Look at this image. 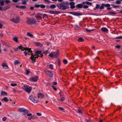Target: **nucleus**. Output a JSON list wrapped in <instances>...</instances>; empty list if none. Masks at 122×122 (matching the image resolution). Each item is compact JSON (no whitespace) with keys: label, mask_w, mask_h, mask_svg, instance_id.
Segmentation results:
<instances>
[{"label":"nucleus","mask_w":122,"mask_h":122,"mask_svg":"<svg viewBox=\"0 0 122 122\" xmlns=\"http://www.w3.org/2000/svg\"><path fill=\"white\" fill-rule=\"evenodd\" d=\"M31 53V56L30 58L32 60V62L33 63L35 62L36 58H37L39 56L42 57L43 56L42 54L41 53V51H36V54L34 55H33V53Z\"/></svg>","instance_id":"nucleus-1"},{"label":"nucleus","mask_w":122,"mask_h":122,"mask_svg":"<svg viewBox=\"0 0 122 122\" xmlns=\"http://www.w3.org/2000/svg\"><path fill=\"white\" fill-rule=\"evenodd\" d=\"M57 6L59 9L62 10H65L68 9L69 7L68 6V3H62L60 4H58Z\"/></svg>","instance_id":"nucleus-2"},{"label":"nucleus","mask_w":122,"mask_h":122,"mask_svg":"<svg viewBox=\"0 0 122 122\" xmlns=\"http://www.w3.org/2000/svg\"><path fill=\"white\" fill-rule=\"evenodd\" d=\"M37 21L34 18H29L27 19L26 22L27 24L31 25L36 23Z\"/></svg>","instance_id":"nucleus-3"},{"label":"nucleus","mask_w":122,"mask_h":122,"mask_svg":"<svg viewBox=\"0 0 122 122\" xmlns=\"http://www.w3.org/2000/svg\"><path fill=\"white\" fill-rule=\"evenodd\" d=\"M59 52L58 51L56 52H53L49 54V56L52 58L57 57L59 55Z\"/></svg>","instance_id":"nucleus-4"},{"label":"nucleus","mask_w":122,"mask_h":122,"mask_svg":"<svg viewBox=\"0 0 122 122\" xmlns=\"http://www.w3.org/2000/svg\"><path fill=\"white\" fill-rule=\"evenodd\" d=\"M29 98L31 101L35 103H37L38 102V99L34 96H30Z\"/></svg>","instance_id":"nucleus-5"},{"label":"nucleus","mask_w":122,"mask_h":122,"mask_svg":"<svg viewBox=\"0 0 122 122\" xmlns=\"http://www.w3.org/2000/svg\"><path fill=\"white\" fill-rule=\"evenodd\" d=\"M10 20L15 23H18L20 21V17L19 16H17L15 19L12 18L10 19Z\"/></svg>","instance_id":"nucleus-6"},{"label":"nucleus","mask_w":122,"mask_h":122,"mask_svg":"<svg viewBox=\"0 0 122 122\" xmlns=\"http://www.w3.org/2000/svg\"><path fill=\"white\" fill-rule=\"evenodd\" d=\"M25 50V51L24 52L25 55L26 56L28 53L29 55H31V53H32V51H31L30 48H24V51Z\"/></svg>","instance_id":"nucleus-7"},{"label":"nucleus","mask_w":122,"mask_h":122,"mask_svg":"<svg viewBox=\"0 0 122 122\" xmlns=\"http://www.w3.org/2000/svg\"><path fill=\"white\" fill-rule=\"evenodd\" d=\"M38 77L37 76L30 78L29 80L30 81L32 82H35L37 81L38 79Z\"/></svg>","instance_id":"nucleus-8"},{"label":"nucleus","mask_w":122,"mask_h":122,"mask_svg":"<svg viewBox=\"0 0 122 122\" xmlns=\"http://www.w3.org/2000/svg\"><path fill=\"white\" fill-rule=\"evenodd\" d=\"M32 89V88L31 86H29L24 89L28 93H30Z\"/></svg>","instance_id":"nucleus-9"},{"label":"nucleus","mask_w":122,"mask_h":122,"mask_svg":"<svg viewBox=\"0 0 122 122\" xmlns=\"http://www.w3.org/2000/svg\"><path fill=\"white\" fill-rule=\"evenodd\" d=\"M19 50H21L22 51H23L24 48L22 46H20L14 49V50L16 51H18Z\"/></svg>","instance_id":"nucleus-10"},{"label":"nucleus","mask_w":122,"mask_h":122,"mask_svg":"<svg viewBox=\"0 0 122 122\" xmlns=\"http://www.w3.org/2000/svg\"><path fill=\"white\" fill-rule=\"evenodd\" d=\"M42 14H36L35 16V17L37 20L41 19H42Z\"/></svg>","instance_id":"nucleus-11"},{"label":"nucleus","mask_w":122,"mask_h":122,"mask_svg":"<svg viewBox=\"0 0 122 122\" xmlns=\"http://www.w3.org/2000/svg\"><path fill=\"white\" fill-rule=\"evenodd\" d=\"M46 72L47 75L50 77H52L53 76V74L51 71H47Z\"/></svg>","instance_id":"nucleus-12"},{"label":"nucleus","mask_w":122,"mask_h":122,"mask_svg":"<svg viewBox=\"0 0 122 122\" xmlns=\"http://www.w3.org/2000/svg\"><path fill=\"white\" fill-rule=\"evenodd\" d=\"M75 3L73 2H70L69 3V5L70 6V8L72 9L74 8L75 7Z\"/></svg>","instance_id":"nucleus-13"},{"label":"nucleus","mask_w":122,"mask_h":122,"mask_svg":"<svg viewBox=\"0 0 122 122\" xmlns=\"http://www.w3.org/2000/svg\"><path fill=\"white\" fill-rule=\"evenodd\" d=\"M2 66L4 69H7L8 68V66L7 65L6 63H4L2 64Z\"/></svg>","instance_id":"nucleus-14"},{"label":"nucleus","mask_w":122,"mask_h":122,"mask_svg":"<svg viewBox=\"0 0 122 122\" xmlns=\"http://www.w3.org/2000/svg\"><path fill=\"white\" fill-rule=\"evenodd\" d=\"M101 29L102 31L104 32H107L108 31V29L105 27L102 28Z\"/></svg>","instance_id":"nucleus-15"},{"label":"nucleus","mask_w":122,"mask_h":122,"mask_svg":"<svg viewBox=\"0 0 122 122\" xmlns=\"http://www.w3.org/2000/svg\"><path fill=\"white\" fill-rule=\"evenodd\" d=\"M38 97L39 98H42L44 97V95L41 93L38 94Z\"/></svg>","instance_id":"nucleus-16"},{"label":"nucleus","mask_w":122,"mask_h":122,"mask_svg":"<svg viewBox=\"0 0 122 122\" xmlns=\"http://www.w3.org/2000/svg\"><path fill=\"white\" fill-rule=\"evenodd\" d=\"M49 13L51 14H55L58 13L57 12L53 11H50L49 12Z\"/></svg>","instance_id":"nucleus-17"},{"label":"nucleus","mask_w":122,"mask_h":122,"mask_svg":"<svg viewBox=\"0 0 122 122\" xmlns=\"http://www.w3.org/2000/svg\"><path fill=\"white\" fill-rule=\"evenodd\" d=\"M76 7L79 8H81L83 7L82 5L81 4H79L76 5Z\"/></svg>","instance_id":"nucleus-18"},{"label":"nucleus","mask_w":122,"mask_h":122,"mask_svg":"<svg viewBox=\"0 0 122 122\" xmlns=\"http://www.w3.org/2000/svg\"><path fill=\"white\" fill-rule=\"evenodd\" d=\"M7 93L5 91H2L1 92V95L2 96H5L7 95Z\"/></svg>","instance_id":"nucleus-19"},{"label":"nucleus","mask_w":122,"mask_h":122,"mask_svg":"<svg viewBox=\"0 0 122 122\" xmlns=\"http://www.w3.org/2000/svg\"><path fill=\"white\" fill-rule=\"evenodd\" d=\"M59 94H60L61 96V101H64L65 99V96H62V95L61 94V92H60L59 93Z\"/></svg>","instance_id":"nucleus-20"},{"label":"nucleus","mask_w":122,"mask_h":122,"mask_svg":"<svg viewBox=\"0 0 122 122\" xmlns=\"http://www.w3.org/2000/svg\"><path fill=\"white\" fill-rule=\"evenodd\" d=\"M29 111L28 110L26 109H25L24 111V115L26 114L27 113H29Z\"/></svg>","instance_id":"nucleus-21"},{"label":"nucleus","mask_w":122,"mask_h":122,"mask_svg":"<svg viewBox=\"0 0 122 122\" xmlns=\"http://www.w3.org/2000/svg\"><path fill=\"white\" fill-rule=\"evenodd\" d=\"M22 1V3L23 5H25L26 2L28 1V0H21Z\"/></svg>","instance_id":"nucleus-22"},{"label":"nucleus","mask_w":122,"mask_h":122,"mask_svg":"<svg viewBox=\"0 0 122 122\" xmlns=\"http://www.w3.org/2000/svg\"><path fill=\"white\" fill-rule=\"evenodd\" d=\"M42 18H43V19L47 18L48 17L47 15L46 14H42Z\"/></svg>","instance_id":"nucleus-23"},{"label":"nucleus","mask_w":122,"mask_h":122,"mask_svg":"<svg viewBox=\"0 0 122 122\" xmlns=\"http://www.w3.org/2000/svg\"><path fill=\"white\" fill-rule=\"evenodd\" d=\"M36 46H38L41 47L42 46V44H41L40 43L38 42H36Z\"/></svg>","instance_id":"nucleus-24"},{"label":"nucleus","mask_w":122,"mask_h":122,"mask_svg":"<svg viewBox=\"0 0 122 122\" xmlns=\"http://www.w3.org/2000/svg\"><path fill=\"white\" fill-rule=\"evenodd\" d=\"M13 40L15 42H17L18 41V38L16 37H14L13 38Z\"/></svg>","instance_id":"nucleus-25"},{"label":"nucleus","mask_w":122,"mask_h":122,"mask_svg":"<svg viewBox=\"0 0 122 122\" xmlns=\"http://www.w3.org/2000/svg\"><path fill=\"white\" fill-rule=\"evenodd\" d=\"M109 14L111 15H114L116 14V13L113 12H109Z\"/></svg>","instance_id":"nucleus-26"},{"label":"nucleus","mask_w":122,"mask_h":122,"mask_svg":"<svg viewBox=\"0 0 122 122\" xmlns=\"http://www.w3.org/2000/svg\"><path fill=\"white\" fill-rule=\"evenodd\" d=\"M56 6L54 5H52L50 7V8L51 9H53L56 7Z\"/></svg>","instance_id":"nucleus-27"},{"label":"nucleus","mask_w":122,"mask_h":122,"mask_svg":"<svg viewBox=\"0 0 122 122\" xmlns=\"http://www.w3.org/2000/svg\"><path fill=\"white\" fill-rule=\"evenodd\" d=\"M25 109L24 108H20L19 109L18 111L19 112H23Z\"/></svg>","instance_id":"nucleus-28"},{"label":"nucleus","mask_w":122,"mask_h":122,"mask_svg":"<svg viewBox=\"0 0 122 122\" xmlns=\"http://www.w3.org/2000/svg\"><path fill=\"white\" fill-rule=\"evenodd\" d=\"M2 100H4L5 102H7L9 100V99H8L6 97H4L3 98V99Z\"/></svg>","instance_id":"nucleus-29"},{"label":"nucleus","mask_w":122,"mask_h":122,"mask_svg":"<svg viewBox=\"0 0 122 122\" xmlns=\"http://www.w3.org/2000/svg\"><path fill=\"white\" fill-rule=\"evenodd\" d=\"M81 15V14L77 12H74V15L76 16H79Z\"/></svg>","instance_id":"nucleus-30"},{"label":"nucleus","mask_w":122,"mask_h":122,"mask_svg":"<svg viewBox=\"0 0 122 122\" xmlns=\"http://www.w3.org/2000/svg\"><path fill=\"white\" fill-rule=\"evenodd\" d=\"M10 85L11 86H12L14 87L17 86V84L16 83H10Z\"/></svg>","instance_id":"nucleus-31"},{"label":"nucleus","mask_w":122,"mask_h":122,"mask_svg":"<svg viewBox=\"0 0 122 122\" xmlns=\"http://www.w3.org/2000/svg\"><path fill=\"white\" fill-rule=\"evenodd\" d=\"M20 63V62L18 60H16L14 62V64L15 65H16Z\"/></svg>","instance_id":"nucleus-32"},{"label":"nucleus","mask_w":122,"mask_h":122,"mask_svg":"<svg viewBox=\"0 0 122 122\" xmlns=\"http://www.w3.org/2000/svg\"><path fill=\"white\" fill-rule=\"evenodd\" d=\"M27 35L30 37H33V35L32 34H30V33H29V32H27Z\"/></svg>","instance_id":"nucleus-33"},{"label":"nucleus","mask_w":122,"mask_h":122,"mask_svg":"<svg viewBox=\"0 0 122 122\" xmlns=\"http://www.w3.org/2000/svg\"><path fill=\"white\" fill-rule=\"evenodd\" d=\"M78 41L79 42H83L84 41V40L82 38H80L78 39Z\"/></svg>","instance_id":"nucleus-34"},{"label":"nucleus","mask_w":122,"mask_h":122,"mask_svg":"<svg viewBox=\"0 0 122 122\" xmlns=\"http://www.w3.org/2000/svg\"><path fill=\"white\" fill-rule=\"evenodd\" d=\"M41 8H44L45 7V5L43 4H41L40 5V7Z\"/></svg>","instance_id":"nucleus-35"},{"label":"nucleus","mask_w":122,"mask_h":122,"mask_svg":"<svg viewBox=\"0 0 122 122\" xmlns=\"http://www.w3.org/2000/svg\"><path fill=\"white\" fill-rule=\"evenodd\" d=\"M58 108L60 110L62 111L63 112H64L65 110L63 108L61 107H59Z\"/></svg>","instance_id":"nucleus-36"},{"label":"nucleus","mask_w":122,"mask_h":122,"mask_svg":"<svg viewBox=\"0 0 122 122\" xmlns=\"http://www.w3.org/2000/svg\"><path fill=\"white\" fill-rule=\"evenodd\" d=\"M49 66L51 69H53V66L52 64H50L49 65Z\"/></svg>","instance_id":"nucleus-37"},{"label":"nucleus","mask_w":122,"mask_h":122,"mask_svg":"<svg viewBox=\"0 0 122 122\" xmlns=\"http://www.w3.org/2000/svg\"><path fill=\"white\" fill-rule=\"evenodd\" d=\"M0 4L1 6H3L4 5V3L3 0H2L0 2Z\"/></svg>","instance_id":"nucleus-38"},{"label":"nucleus","mask_w":122,"mask_h":122,"mask_svg":"<svg viewBox=\"0 0 122 122\" xmlns=\"http://www.w3.org/2000/svg\"><path fill=\"white\" fill-rule=\"evenodd\" d=\"M115 39H122V36H119L116 37L115 38Z\"/></svg>","instance_id":"nucleus-39"},{"label":"nucleus","mask_w":122,"mask_h":122,"mask_svg":"<svg viewBox=\"0 0 122 122\" xmlns=\"http://www.w3.org/2000/svg\"><path fill=\"white\" fill-rule=\"evenodd\" d=\"M3 45L5 46H6L8 47V45L5 42H4L3 43Z\"/></svg>","instance_id":"nucleus-40"},{"label":"nucleus","mask_w":122,"mask_h":122,"mask_svg":"<svg viewBox=\"0 0 122 122\" xmlns=\"http://www.w3.org/2000/svg\"><path fill=\"white\" fill-rule=\"evenodd\" d=\"M26 8V7L25 6H21L19 7V8L21 9H25Z\"/></svg>","instance_id":"nucleus-41"},{"label":"nucleus","mask_w":122,"mask_h":122,"mask_svg":"<svg viewBox=\"0 0 122 122\" xmlns=\"http://www.w3.org/2000/svg\"><path fill=\"white\" fill-rule=\"evenodd\" d=\"M34 117L33 116H31L30 117H28V119L29 120H30L31 119H34Z\"/></svg>","instance_id":"nucleus-42"},{"label":"nucleus","mask_w":122,"mask_h":122,"mask_svg":"<svg viewBox=\"0 0 122 122\" xmlns=\"http://www.w3.org/2000/svg\"><path fill=\"white\" fill-rule=\"evenodd\" d=\"M104 6V4H102V5L100 7V9L102 10L103 9Z\"/></svg>","instance_id":"nucleus-43"},{"label":"nucleus","mask_w":122,"mask_h":122,"mask_svg":"<svg viewBox=\"0 0 122 122\" xmlns=\"http://www.w3.org/2000/svg\"><path fill=\"white\" fill-rule=\"evenodd\" d=\"M63 62L64 64H66L67 63V61L66 59H64L63 61Z\"/></svg>","instance_id":"nucleus-44"},{"label":"nucleus","mask_w":122,"mask_h":122,"mask_svg":"<svg viewBox=\"0 0 122 122\" xmlns=\"http://www.w3.org/2000/svg\"><path fill=\"white\" fill-rule=\"evenodd\" d=\"M83 7L84 9H87L88 8V6L87 5H84L83 6Z\"/></svg>","instance_id":"nucleus-45"},{"label":"nucleus","mask_w":122,"mask_h":122,"mask_svg":"<svg viewBox=\"0 0 122 122\" xmlns=\"http://www.w3.org/2000/svg\"><path fill=\"white\" fill-rule=\"evenodd\" d=\"M113 8H119V5H113Z\"/></svg>","instance_id":"nucleus-46"},{"label":"nucleus","mask_w":122,"mask_h":122,"mask_svg":"<svg viewBox=\"0 0 122 122\" xmlns=\"http://www.w3.org/2000/svg\"><path fill=\"white\" fill-rule=\"evenodd\" d=\"M104 6L107 7H109L110 6V5L109 4H104Z\"/></svg>","instance_id":"nucleus-47"},{"label":"nucleus","mask_w":122,"mask_h":122,"mask_svg":"<svg viewBox=\"0 0 122 122\" xmlns=\"http://www.w3.org/2000/svg\"><path fill=\"white\" fill-rule=\"evenodd\" d=\"M35 6L36 8H38L40 7V5L36 4L35 5Z\"/></svg>","instance_id":"nucleus-48"},{"label":"nucleus","mask_w":122,"mask_h":122,"mask_svg":"<svg viewBox=\"0 0 122 122\" xmlns=\"http://www.w3.org/2000/svg\"><path fill=\"white\" fill-rule=\"evenodd\" d=\"M86 4L88 5H91L92 4V3L90 2H86Z\"/></svg>","instance_id":"nucleus-49"},{"label":"nucleus","mask_w":122,"mask_h":122,"mask_svg":"<svg viewBox=\"0 0 122 122\" xmlns=\"http://www.w3.org/2000/svg\"><path fill=\"white\" fill-rule=\"evenodd\" d=\"M48 50H46L45 51H44L43 53L44 54L46 55L48 53Z\"/></svg>","instance_id":"nucleus-50"},{"label":"nucleus","mask_w":122,"mask_h":122,"mask_svg":"<svg viewBox=\"0 0 122 122\" xmlns=\"http://www.w3.org/2000/svg\"><path fill=\"white\" fill-rule=\"evenodd\" d=\"M86 30L87 32H90L91 31H93V30H90L88 29H86Z\"/></svg>","instance_id":"nucleus-51"},{"label":"nucleus","mask_w":122,"mask_h":122,"mask_svg":"<svg viewBox=\"0 0 122 122\" xmlns=\"http://www.w3.org/2000/svg\"><path fill=\"white\" fill-rule=\"evenodd\" d=\"M13 92L15 93H17L18 90L15 89L13 90Z\"/></svg>","instance_id":"nucleus-52"},{"label":"nucleus","mask_w":122,"mask_h":122,"mask_svg":"<svg viewBox=\"0 0 122 122\" xmlns=\"http://www.w3.org/2000/svg\"><path fill=\"white\" fill-rule=\"evenodd\" d=\"M100 7V5L98 4H97L96 5V8L98 9V8Z\"/></svg>","instance_id":"nucleus-53"},{"label":"nucleus","mask_w":122,"mask_h":122,"mask_svg":"<svg viewBox=\"0 0 122 122\" xmlns=\"http://www.w3.org/2000/svg\"><path fill=\"white\" fill-rule=\"evenodd\" d=\"M6 119V117H4L2 118V120L3 121H5Z\"/></svg>","instance_id":"nucleus-54"},{"label":"nucleus","mask_w":122,"mask_h":122,"mask_svg":"<svg viewBox=\"0 0 122 122\" xmlns=\"http://www.w3.org/2000/svg\"><path fill=\"white\" fill-rule=\"evenodd\" d=\"M26 74L27 75H28L29 74V72H30L28 70H26Z\"/></svg>","instance_id":"nucleus-55"},{"label":"nucleus","mask_w":122,"mask_h":122,"mask_svg":"<svg viewBox=\"0 0 122 122\" xmlns=\"http://www.w3.org/2000/svg\"><path fill=\"white\" fill-rule=\"evenodd\" d=\"M5 2L6 3H8L10 2V1L9 0H6L5 1Z\"/></svg>","instance_id":"nucleus-56"},{"label":"nucleus","mask_w":122,"mask_h":122,"mask_svg":"<svg viewBox=\"0 0 122 122\" xmlns=\"http://www.w3.org/2000/svg\"><path fill=\"white\" fill-rule=\"evenodd\" d=\"M116 3L117 4H119L121 2L117 0L116 1Z\"/></svg>","instance_id":"nucleus-57"},{"label":"nucleus","mask_w":122,"mask_h":122,"mask_svg":"<svg viewBox=\"0 0 122 122\" xmlns=\"http://www.w3.org/2000/svg\"><path fill=\"white\" fill-rule=\"evenodd\" d=\"M36 114L37 115L39 116H40L41 115V113L38 112L36 113Z\"/></svg>","instance_id":"nucleus-58"},{"label":"nucleus","mask_w":122,"mask_h":122,"mask_svg":"<svg viewBox=\"0 0 122 122\" xmlns=\"http://www.w3.org/2000/svg\"><path fill=\"white\" fill-rule=\"evenodd\" d=\"M52 87L53 88L54 90L56 91L57 90L56 88H55L54 86H52Z\"/></svg>","instance_id":"nucleus-59"},{"label":"nucleus","mask_w":122,"mask_h":122,"mask_svg":"<svg viewBox=\"0 0 122 122\" xmlns=\"http://www.w3.org/2000/svg\"><path fill=\"white\" fill-rule=\"evenodd\" d=\"M3 11H5L7 9L6 8L5 6L3 8Z\"/></svg>","instance_id":"nucleus-60"},{"label":"nucleus","mask_w":122,"mask_h":122,"mask_svg":"<svg viewBox=\"0 0 122 122\" xmlns=\"http://www.w3.org/2000/svg\"><path fill=\"white\" fill-rule=\"evenodd\" d=\"M19 0H13L12 1L15 3H16Z\"/></svg>","instance_id":"nucleus-61"},{"label":"nucleus","mask_w":122,"mask_h":122,"mask_svg":"<svg viewBox=\"0 0 122 122\" xmlns=\"http://www.w3.org/2000/svg\"><path fill=\"white\" fill-rule=\"evenodd\" d=\"M78 112L79 113H80L81 114H82V113L81 110H78Z\"/></svg>","instance_id":"nucleus-62"},{"label":"nucleus","mask_w":122,"mask_h":122,"mask_svg":"<svg viewBox=\"0 0 122 122\" xmlns=\"http://www.w3.org/2000/svg\"><path fill=\"white\" fill-rule=\"evenodd\" d=\"M10 5H8V6H5L6 8H7V9L10 8Z\"/></svg>","instance_id":"nucleus-63"},{"label":"nucleus","mask_w":122,"mask_h":122,"mask_svg":"<svg viewBox=\"0 0 122 122\" xmlns=\"http://www.w3.org/2000/svg\"><path fill=\"white\" fill-rule=\"evenodd\" d=\"M116 48L117 49H119L120 48V46L119 45H117L115 46Z\"/></svg>","instance_id":"nucleus-64"}]
</instances>
